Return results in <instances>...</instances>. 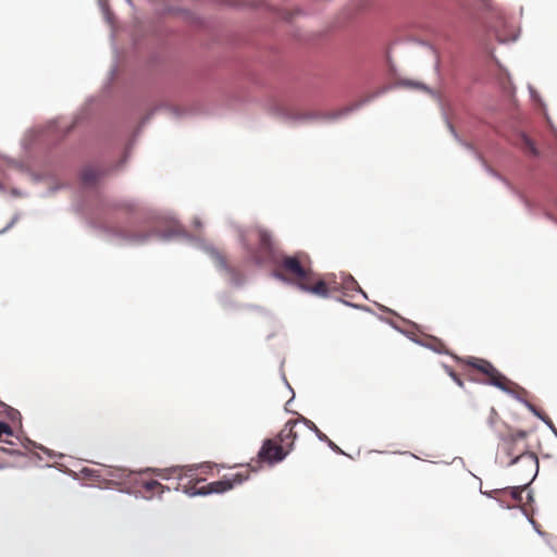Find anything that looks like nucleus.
I'll list each match as a JSON object with an SVG mask.
<instances>
[{"mask_svg":"<svg viewBox=\"0 0 557 557\" xmlns=\"http://www.w3.org/2000/svg\"><path fill=\"white\" fill-rule=\"evenodd\" d=\"M251 471H253V469H251L250 466L247 465L243 468L242 471H238L232 474L231 476L225 475L222 480L208 483L200 487L197 486L201 482V480L196 479L197 467L195 466L156 469V475L163 480L176 478L178 483L175 486V490H180L182 487L184 493L194 496L207 495L211 493H224L226 491H230L235 485L242 484L243 482L248 480Z\"/></svg>","mask_w":557,"mask_h":557,"instance_id":"obj_1","label":"nucleus"},{"mask_svg":"<svg viewBox=\"0 0 557 557\" xmlns=\"http://www.w3.org/2000/svg\"><path fill=\"white\" fill-rule=\"evenodd\" d=\"M527 437L525 431H509L502 437L500 447L507 456L512 457L509 466L523 462L528 469V476H531L537 469V458L529 451Z\"/></svg>","mask_w":557,"mask_h":557,"instance_id":"obj_2","label":"nucleus"},{"mask_svg":"<svg viewBox=\"0 0 557 557\" xmlns=\"http://www.w3.org/2000/svg\"><path fill=\"white\" fill-rule=\"evenodd\" d=\"M281 276L295 283L298 287L312 272L310 259L305 252H297L294 256L280 255L278 261L274 262Z\"/></svg>","mask_w":557,"mask_h":557,"instance_id":"obj_3","label":"nucleus"},{"mask_svg":"<svg viewBox=\"0 0 557 557\" xmlns=\"http://www.w3.org/2000/svg\"><path fill=\"white\" fill-rule=\"evenodd\" d=\"M249 236H255L258 240V247L252 248L246 243L247 238L243 235V242L246 245L250 258L258 264L273 263L278 261L281 252L275 246L271 234L261 227H256L249 232Z\"/></svg>","mask_w":557,"mask_h":557,"instance_id":"obj_4","label":"nucleus"},{"mask_svg":"<svg viewBox=\"0 0 557 557\" xmlns=\"http://www.w3.org/2000/svg\"><path fill=\"white\" fill-rule=\"evenodd\" d=\"M460 362L471 367L486 376V383L496 386L505 392H511L518 387L513 382L503 375L490 361L476 357L458 359Z\"/></svg>","mask_w":557,"mask_h":557,"instance_id":"obj_5","label":"nucleus"},{"mask_svg":"<svg viewBox=\"0 0 557 557\" xmlns=\"http://www.w3.org/2000/svg\"><path fill=\"white\" fill-rule=\"evenodd\" d=\"M0 443L3 444L0 449L10 455L24 456L26 454V445L17 435H14L12 428L7 422H0Z\"/></svg>","mask_w":557,"mask_h":557,"instance_id":"obj_6","label":"nucleus"},{"mask_svg":"<svg viewBox=\"0 0 557 557\" xmlns=\"http://www.w3.org/2000/svg\"><path fill=\"white\" fill-rule=\"evenodd\" d=\"M288 454V449L285 448L277 440L264 441L258 457L263 461L270 463L282 461Z\"/></svg>","mask_w":557,"mask_h":557,"instance_id":"obj_7","label":"nucleus"},{"mask_svg":"<svg viewBox=\"0 0 557 557\" xmlns=\"http://www.w3.org/2000/svg\"><path fill=\"white\" fill-rule=\"evenodd\" d=\"M299 288L320 297H327L330 295L326 280L317 278L313 272L308 275Z\"/></svg>","mask_w":557,"mask_h":557,"instance_id":"obj_8","label":"nucleus"},{"mask_svg":"<svg viewBox=\"0 0 557 557\" xmlns=\"http://www.w3.org/2000/svg\"><path fill=\"white\" fill-rule=\"evenodd\" d=\"M301 423V419L289 420L277 435V441L288 449V453L292 450L294 442L298 436L296 428Z\"/></svg>","mask_w":557,"mask_h":557,"instance_id":"obj_9","label":"nucleus"},{"mask_svg":"<svg viewBox=\"0 0 557 557\" xmlns=\"http://www.w3.org/2000/svg\"><path fill=\"white\" fill-rule=\"evenodd\" d=\"M140 486V492L143 493L145 498H152L154 495L160 497L164 493V491L170 490V487L161 484L157 480L143 481Z\"/></svg>","mask_w":557,"mask_h":557,"instance_id":"obj_10","label":"nucleus"},{"mask_svg":"<svg viewBox=\"0 0 557 557\" xmlns=\"http://www.w3.org/2000/svg\"><path fill=\"white\" fill-rule=\"evenodd\" d=\"M103 175V171L96 166H86L82 172V181L85 186H94Z\"/></svg>","mask_w":557,"mask_h":557,"instance_id":"obj_11","label":"nucleus"},{"mask_svg":"<svg viewBox=\"0 0 557 557\" xmlns=\"http://www.w3.org/2000/svg\"><path fill=\"white\" fill-rule=\"evenodd\" d=\"M534 475H535V471L532 472L531 476L527 475L525 476V481L521 485L505 487L507 490L506 495H510L512 500L516 502V503L521 502V499H522L521 498V493H522L523 488L531 483V481L533 480Z\"/></svg>","mask_w":557,"mask_h":557,"instance_id":"obj_12","label":"nucleus"},{"mask_svg":"<svg viewBox=\"0 0 557 557\" xmlns=\"http://www.w3.org/2000/svg\"><path fill=\"white\" fill-rule=\"evenodd\" d=\"M207 251L210 256V258L213 260V262L215 263L216 267L225 270V271H228L231 272V269L227 264V261H226V258L225 256L223 255L222 251L218 250L216 248H213V247H210V248H207Z\"/></svg>","mask_w":557,"mask_h":557,"instance_id":"obj_13","label":"nucleus"},{"mask_svg":"<svg viewBox=\"0 0 557 557\" xmlns=\"http://www.w3.org/2000/svg\"><path fill=\"white\" fill-rule=\"evenodd\" d=\"M423 345L431 348L435 352L448 354V349H447L445 343L437 337L429 336L426 342Z\"/></svg>","mask_w":557,"mask_h":557,"instance_id":"obj_14","label":"nucleus"},{"mask_svg":"<svg viewBox=\"0 0 557 557\" xmlns=\"http://www.w3.org/2000/svg\"><path fill=\"white\" fill-rule=\"evenodd\" d=\"M341 287L344 292H355L360 289L357 281L351 275H343L341 277Z\"/></svg>","mask_w":557,"mask_h":557,"instance_id":"obj_15","label":"nucleus"},{"mask_svg":"<svg viewBox=\"0 0 557 557\" xmlns=\"http://www.w3.org/2000/svg\"><path fill=\"white\" fill-rule=\"evenodd\" d=\"M521 146L523 150L532 156H537V150L534 146V143L527 136H521Z\"/></svg>","mask_w":557,"mask_h":557,"instance_id":"obj_16","label":"nucleus"},{"mask_svg":"<svg viewBox=\"0 0 557 557\" xmlns=\"http://www.w3.org/2000/svg\"><path fill=\"white\" fill-rule=\"evenodd\" d=\"M115 208L126 212H134L137 210L138 203L134 200H121L115 205Z\"/></svg>","mask_w":557,"mask_h":557,"instance_id":"obj_17","label":"nucleus"},{"mask_svg":"<svg viewBox=\"0 0 557 557\" xmlns=\"http://www.w3.org/2000/svg\"><path fill=\"white\" fill-rule=\"evenodd\" d=\"M301 421H302V424L307 425L310 430L315 432L319 440H321L323 442L329 441V437L323 432H321L312 421H310L304 417L301 418Z\"/></svg>","mask_w":557,"mask_h":557,"instance_id":"obj_18","label":"nucleus"},{"mask_svg":"<svg viewBox=\"0 0 557 557\" xmlns=\"http://www.w3.org/2000/svg\"><path fill=\"white\" fill-rule=\"evenodd\" d=\"M481 492H482V494H484L491 498H495L499 502H504V497L506 496L507 490L502 487V488L492 490L490 492H483V491H481Z\"/></svg>","mask_w":557,"mask_h":557,"instance_id":"obj_19","label":"nucleus"},{"mask_svg":"<svg viewBox=\"0 0 557 557\" xmlns=\"http://www.w3.org/2000/svg\"><path fill=\"white\" fill-rule=\"evenodd\" d=\"M445 370L448 375L456 382V384L460 387H463V381L459 377V375L449 367L445 366Z\"/></svg>","mask_w":557,"mask_h":557,"instance_id":"obj_20","label":"nucleus"},{"mask_svg":"<svg viewBox=\"0 0 557 557\" xmlns=\"http://www.w3.org/2000/svg\"><path fill=\"white\" fill-rule=\"evenodd\" d=\"M326 282H327V286L330 288V293L342 290L341 282H337L335 278H327Z\"/></svg>","mask_w":557,"mask_h":557,"instance_id":"obj_21","label":"nucleus"},{"mask_svg":"<svg viewBox=\"0 0 557 557\" xmlns=\"http://www.w3.org/2000/svg\"><path fill=\"white\" fill-rule=\"evenodd\" d=\"M325 443H327V445L336 453H342L341 448L334 443L332 442L330 438L329 441H326Z\"/></svg>","mask_w":557,"mask_h":557,"instance_id":"obj_22","label":"nucleus"},{"mask_svg":"<svg viewBox=\"0 0 557 557\" xmlns=\"http://www.w3.org/2000/svg\"><path fill=\"white\" fill-rule=\"evenodd\" d=\"M411 85L417 87V88H420V89H423V90H428V88L424 85L420 84V83L411 84Z\"/></svg>","mask_w":557,"mask_h":557,"instance_id":"obj_23","label":"nucleus"},{"mask_svg":"<svg viewBox=\"0 0 557 557\" xmlns=\"http://www.w3.org/2000/svg\"><path fill=\"white\" fill-rule=\"evenodd\" d=\"M529 408L539 417H541V414L536 411L535 407L531 404H528Z\"/></svg>","mask_w":557,"mask_h":557,"instance_id":"obj_24","label":"nucleus"}]
</instances>
